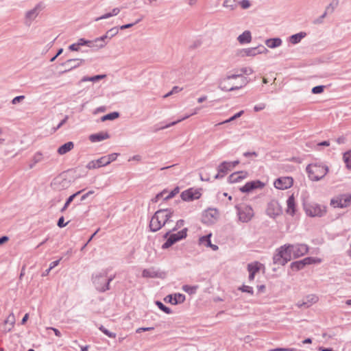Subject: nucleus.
Listing matches in <instances>:
<instances>
[{
	"instance_id": "nucleus-1",
	"label": "nucleus",
	"mask_w": 351,
	"mask_h": 351,
	"mask_svg": "<svg viewBox=\"0 0 351 351\" xmlns=\"http://www.w3.org/2000/svg\"><path fill=\"white\" fill-rule=\"evenodd\" d=\"M172 215L173 211L170 209H161L156 211L150 221L149 227L151 230L156 232L160 230Z\"/></svg>"
},
{
	"instance_id": "nucleus-2",
	"label": "nucleus",
	"mask_w": 351,
	"mask_h": 351,
	"mask_svg": "<svg viewBox=\"0 0 351 351\" xmlns=\"http://www.w3.org/2000/svg\"><path fill=\"white\" fill-rule=\"evenodd\" d=\"M306 171L311 180L319 181L327 174L328 167L322 163L313 162L307 165Z\"/></svg>"
},
{
	"instance_id": "nucleus-3",
	"label": "nucleus",
	"mask_w": 351,
	"mask_h": 351,
	"mask_svg": "<svg viewBox=\"0 0 351 351\" xmlns=\"http://www.w3.org/2000/svg\"><path fill=\"white\" fill-rule=\"evenodd\" d=\"M292 258L293 256L291 245H285L276 250L273 259L275 264L285 265Z\"/></svg>"
},
{
	"instance_id": "nucleus-4",
	"label": "nucleus",
	"mask_w": 351,
	"mask_h": 351,
	"mask_svg": "<svg viewBox=\"0 0 351 351\" xmlns=\"http://www.w3.org/2000/svg\"><path fill=\"white\" fill-rule=\"evenodd\" d=\"M351 204V195L342 194L337 195L330 200V205L333 208H346Z\"/></svg>"
},
{
	"instance_id": "nucleus-5",
	"label": "nucleus",
	"mask_w": 351,
	"mask_h": 351,
	"mask_svg": "<svg viewBox=\"0 0 351 351\" xmlns=\"http://www.w3.org/2000/svg\"><path fill=\"white\" fill-rule=\"evenodd\" d=\"M305 212L310 217H322L326 213L325 206L317 204H310L305 206Z\"/></svg>"
},
{
	"instance_id": "nucleus-6",
	"label": "nucleus",
	"mask_w": 351,
	"mask_h": 351,
	"mask_svg": "<svg viewBox=\"0 0 351 351\" xmlns=\"http://www.w3.org/2000/svg\"><path fill=\"white\" fill-rule=\"evenodd\" d=\"M293 184V179L291 176H283L276 179L274 185V187L280 190H286L291 188Z\"/></svg>"
},
{
	"instance_id": "nucleus-7",
	"label": "nucleus",
	"mask_w": 351,
	"mask_h": 351,
	"mask_svg": "<svg viewBox=\"0 0 351 351\" xmlns=\"http://www.w3.org/2000/svg\"><path fill=\"white\" fill-rule=\"evenodd\" d=\"M187 228H184L177 233L171 234L167 238L166 242L163 244V248H168L176 242L185 238L186 237Z\"/></svg>"
},
{
	"instance_id": "nucleus-8",
	"label": "nucleus",
	"mask_w": 351,
	"mask_h": 351,
	"mask_svg": "<svg viewBox=\"0 0 351 351\" xmlns=\"http://www.w3.org/2000/svg\"><path fill=\"white\" fill-rule=\"evenodd\" d=\"M321 263V259L317 258L307 257L303 260L295 261L291 263V269L294 271H298L304 268L306 265L316 264Z\"/></svg>"
},
{
	"instance_id": "nucleus-9",
	"label": "nucleus",
	"mask_w": 351,
	"mask_h": 351,
	"mask_svg": "<svg viewBox=\"0 0 351 351\" xmlns=\"http://www.w3.org/2000/svg\"><path fill=\"white\" fill-rule=\"evenodd\" d=\"M265 186V183L257 180L247 182L244 186L240 188V191L243 193H250L256 189H262Z\"/></svg>"
},
{
	"instance_id": "nucleus-10",
	"label": "nucleus",
	"mask_w": 351,
	"mask_h": 351,
	"mask_svg": "<svg viewBox=\"0 0 351 351\" xmlns=\"http://www.w3.org/2000/svg\"><path fill=\"white\" fill-rule=\"evenodd\" d=\"M254 216V211L249 206H242L239 208V217L243 222H247Z\"/></svg>"
},
{
	"instance_id": "nucleus-11",
	"label": "nucleus",
	"mask_w": 351,
	"mask_h": 351,
	"mask_svg": "<svg viewBox=\"0 0 351 351\" xmlns=\"http://www.w3.org/2000/svg\"><path fill=\"white\" fill-rule=\"evenodd\" d=\"M218 217V212L215 209H208L205 210L202 217V220L204 223L210 224L216 221Z\"/></svg>"
},
{
	"instance_id": "nucleus-12",
	"label": "nucleus",
	"mask_w": 351,
	"mask_h": 351,
	"mask_svg": "<svg viewBox=\"0 0 351 351\" xmlns=\"http://www.w3.org/2000/svg\"><path fill=\"white\" fill-rule=\"evenodd\" d=\"M262 50H259L256 47L243 49L237 52V56L244 58L246 56H255L257 54H261L265 51H267V49L264 47H261Z\"/></svg>"
},
{
	"instance_id": "nucleus-13",
	"label": "nucleus",
	"mask_w": 351,
	"mask_h": 351,
	"mask_svg": "<svg viewBox=\"0 0 351 351\" xmlns=\"http://www.w3.org/2000/svg\"><path fill=\"white\" fill-rule=\"evenodd\" d=\"M202 195L199 189H189L181 193V197L184 201H193L198 199Z\"/></svg>"
},
{
	"instance_id": "nucleus-14",
	"label": "nucleus",
	"mask_w": 351,
	"mask_h": 351,
	"mask_svg": "<svg viewBox=\"0 0 351 351\" xmlns=\"http://www.w3.org/2000/svg\"><path fill=\"white\" fill-rule=\"evenodd\" d=\"M264 265L259 262H254L248 264L247 270L249 271V279L253 280L254 279L255 274L261 270H264Z\"/></svg>"
},
{
	"instance_id": "nucleus-15",
	"label": "nucleus",
	"mask_w": 351,
	"mask_h": 351,
	"mask_svg": "<svg viewBox=\"0 0 351 351\" xmlns=\"http://www.w3.org/2000/svg\"><path fill=\"white\" fill-rule=\"evenodd\" d=\"M293 258H298L306 254L308 251V247L305 244L291 245Z\"/></svg>"
},
{
	"instance_id": "nucleus-16",
	"label": "nucleus",
	"mask_w": 351,
	"mask_h": 351,
	"mask_svg": "<svg viewBox=\"0 0 351 351\" xmlns=\"http://www.w3.org/2000/svg\"><path fill=\"white\" fill-rule=\"evenodd\" d=\"M248 173L247 171H237L232 173L228 177V181L230 183H238L242 182L243 180L248 177Z\"/></svg>"
},
{
	"instance_id": "nucleus-17",
	"label": "nucleus",
	"mask_w": 351,
	"mask_h": 351,
	"mask_svg": "<svg viewBox=\"0 0 351 351\" xmlns=\"http://www.w3.org/2000/svg\"><path fill=\"white\" fill-rule=\"evenodd\" d=\"M211 234L206 236H203L199 239V245L201 246L210 247L213 251L218 250V246L215 244H212L210 241Z\"/></svg>"
},
{
	"instance_id": "nucleus-18",
	"label": "nucleus",
	"mask_w": 351,
	"mask_h": 351,
	"mask_svg": "<svg viewBox=\"0 0 351 351\" xmlns=\"http://www.w3.org/2000/svg\"><path fill=\"white\" fill-rule=\"evenodd\" d=\"M106 165H107V164L106 162L105 158L104 156H102L97 160L90 161L87 164L86 168L88 169H97V168H99L101 167H105Z\"/></svg>"
},
{
	"instance_id": "nucleus-19",
	"label": "nucleus",
	"mask_w": 351,
	"mask_h": 351,
	"mask_svg": "<svg viewBox=\"0 0 351 351\" xmlns=\"http://www.w3.org/2000/svg\"><path fill=\"white\" fill-rule=\"evenodd\" d=\"M239 164V161L223 162L219 166V171L226 173Z\"/></svg>"
},
{
	"instance_id": "nucleus-20",
	"label": "nucleus",
	"mask_w": 351,
	"mask_h": 351,
	"mask_svg": "<svg viewBox=\"0 0 351 351\" xmlns=\"http://www.w3.org/2000/svg\"><path fill=\"white\" fill-rule=\"evenodd\" d=\"M179 193L178 187L175 188L171 191L169 192L167 190H163L160 193L158 194L156 198L162 197L165 199H168L173 197Z\"/></svg>"
},
{
	"instance_id": "nucleus-21",
	"label": "nucleus",
	"mask_w": 351,
	"mask_h": 351,
	"mask_svg": "<svg viewBox=\"0 0 351 351\" xmlns=\"http://www.w3.org/2000/svg\"><path fill=\"white\" fill-rule=\"evenodd\" d=\"M287 213L291 215H293L295 213V201L293 195H291L287 201Z\"/></svg>"
},
{
	"instance_id": "nucleus-22",
	"label": "nucleus",
	"mask_w": 351,
	"mask_h": 351,
	"mask_svg": "<svg viewBox=\"0 0 351 351\" xmlns=\"http://www.w3.org/2000/svg\"><path fill=\"white\" fill-rule=\"evenodd\" d=\"M109 134L107 132H100L97 134H91L89 139L91 142H98L108 138Z\"/></svg>"
},
{
	"instance_id": "nucleus-23",
	"label": "nucleus",
	"mask_w": 351,
	"mask_h": 351,
	"mask_svg": "<svg viewBox=\"0 0 351 351\" xmlns=\"http://www.w3.org/2000/svg\"><path fill=\"white\" fill-rule=\"evenodd\" d=\"M15 323V317L13 313L10 314L4 322L5 332L10 331L14 327Z\"/></svg>"
},
{
	"instance_id": "nucleus-24",
	"label": "nucleus",
	"mask_w": 351,
	"mask_h": 351,
	"mask_svg": "<svg viewBox=\"0 0 351 351\" xmlns=\"http://www.w3.org/2000/svg\"><path fill=\"white\" fill-rule=\"evenodd\" d=\"M74 147V144L73 142H67L65 144L62 145L58 149V153L60 155H64L71 150H72Z\"/></svg>"
},
{
	"instance_id": "nucleus-25",
	"label": "nucleus",
	"mask_w": 351,
	"mask_h": 351,
	"mask_svg": "<svg viewBox=\"0 0 351 351\" xmlns=\"http://www.w3.org/2000/svg\"><path fill=\"white\" fill-rule=\"evenodd\" d=\"M108 38V36L107 34H105L101 37L95 38L94 40H92L93 42L94 47H97L99 49L103 48L106 46V39Z\"/></svg>"
},
{
	"instance_id": "nucleus-26",
	"label": "nucleus",
	"mask_w": 351,
	"mask_h": 351,
	"mask_svg": "<svg viewBox=\"0 0 351 351\" xmlns=\"http://www.w3.org/2000/svg\"><path fill=\"white\" fill-rule=\"evenodd\" d=\"M237 39L239 43L241 44L250 43L252 40V36L250 32H244L242 34L239 36Z\"/></svg>"
},
{
	"instance_id": "nucleus-27",
	"label": "nucleus",
	"mask_w": 351,
	"mask_h": 351,
	"mask_svg": "<svg viewBox=\"0 0 351 351\" xmlns=\"http://www.w3.org/2000/svg\"><path fill=\"white\" fill-rule=\"evenodd\" d=\"M278 204L276 202L269 203L267 212L269 215H278L280 213Z\"/></svg>"
},
{
	"instance_id": "nucleus-28",
	"label": "nucleus",
	"mask_w": 351,
	"mask_h": 351,
	"mask_svg": "<svg viewBox=\"0 0 351 351\" xmlns=\"http://www.w3.org/2000/svg\"><path fill=\"white\" fill-rule=\"evenodd\" d=\"M44 159V155L40 152H36L32 159V164L30 165V167H33L36 163L43 161Z\"/></svg>"
},
{
	"instance_id": "nucleus-29",
	"label": "nucleus",
	"mask_w": 351,
	"mask_h": 351,
	"mask_svg": "<svg viewBox=\"0 0 351 351\" xmlns=\"http://www.w3.org/2000/svg\"><path fill=\"white\" fill-rule=\"evenodd\" d=\"M343 160L346 167L351 170V150L345 152L343 155Z\"/></svg>"
},
{
	"instance_id": "nucleus-30",
	"label": "nucleus",
	"mask_w": 351,
	"mask_h": 351,
	"mask_svg": "<svg viewBox=\"0 0 351 351\" xmlns=\"http://www.w3.org/2000/svg\"><path fill=\"white\" fill-rule=\"evenodd\" d=\"M282 41L280 38L268 39L266 41V45L269 48H274L281 45Z\"/></svg>"
},
{
	"instance_id": "nucleus-31",
	"label": "nucleus",
	"mask_w": 351,
	"mask_h": 351,
	"mask_svg": "<svg viewBox=\"0 0 351 351\" xmlns=\"http://www.w3.org/2000/svg\"><path fill=\"white\" fill-rule=\"evenodd\" d=\"M237 0H225L223 5L225 8L232 10L237 8Z\"/></svg>"
},
{
	"instance_id": "nucleus-32",
	"label": "nucleus",
	"mask_w": 351,
	"mask_h": 351,
	"mask_svg": "<svg viewBox=\"0 0 351 351\" xmlns=\"http://www.w3.org/2000/svg\"><path fill=\"white\" fill-rule=\"evenodd\" d=\"M185 300V296L181 293H176L173 296V302H171L172 304H177L182 303Z\"/></svg>"
},
{
	"instance_id": "nucleus-33",
	"label": "nucleus",
	"mask_w": 351,
	"mask_h": 351,
	"mask_svg": "<svg viewBox=\"0 0 351 351\" xmlns=\"http://www.w3.org/2000/svg\"><path fill=\"white\" fill-rule=\"evenodd\" d=\"M119 116V114L118 112H112V113H110V114L103 116L101 118V121H106L108 120H114V119L118 118Z\"/></svg>"
},
{
	"instance_id": "nucleus-34",
	"label": "nucleus",
	"mask_w": 351,
	"mask_h": 351,
	"mask_svg": "<svg viewBox=\"0 0 351 351\" xmlns=\"http://www.w3.org/2000/svg\"><path fill=\"white\" fill-rule=\"evenodd\" d=\"M118 155L119 154L117 153H113L107 156H104V157L105 158L107 165L110 164L112 162L116 160L118 157Z\"/></svg>"
},
{
	"instance_id": "nucleus-35",
	"label": "nucleus",
	"mask_w": 351,
	"mask_h": 351,
	"mask_svg": "<svg viewBox=\"0 0 351 351\" xmlns=\"http://www.w3.org/2000/svg\"><path fill=\"white\" fill-rule=\"evenodd\" d=\"M197 289V286H190V285H184L182 287L183 291L186 292L189 294H193L195 293Z\"/></svg>"
},
{
	"instance_id": "nucleus-36",
	"label": "nucleus",
	"mask_w": 351,
	"mask_h": 351,
	"mask_svg": "<svg viewBox=\"0 0 351 351\" xmlns=\"http://www.w3.org/2000/svg\"><path fill=\"white\" fill-rule=\"evenodd\" d=\"M77 43L79 45V47L84 45H86L89 47H94L93 42L92 40H86L84 38L79 39Z\"/></svg>"
},
{
	"instance_id": "nucleus-37",
	"label": "nucleus",
	"mask_w": 351,
	"mask_h": 351,
	"mask_svg": "<svg viewBox=\"0 0 351 351\" xmlns=\"http://www.w3.org/2000/svg\"><path fill=\"white\" fill-rule=\"evenodd\" d=\"M81 191H78L75 194H73L72 195H71L68 199L66 200V202H65L63 208H62L61 211L62 212H64L67 208L68 206H69V204H71V202L73 200V199L75 198V196H77L78 194L80 193Z\"/></svg>"
},
{
	"instance_id": "nucleus-38",
	"label": "nucleus",
	"mask_w": 351,
	"mask_h": 351,
	"mask_svg": "<svg viewBox=\"0 0 351 351\" xmlns=\"http://www.w3.org/2000/svg\"><path fill=\"white\" fill-rule=\"evenodd\" d=\"M304 36L302 33L294 34L291 37L290 41L293 44H296L299 43Z\"/></svg>"
},
{
	"instance_id": "nucleus-39",
	"label": "nucleus",
	"mask_w": 351,
	"mask_h": 351,
	"mask_svg": "<svg viewBox=\"0 0 351 351\" xmlns=\"http://www.w3.org/2000/svg\"><path fill=\"white\" fill-rule=\"evenodd\" d=\"M244 113V111L243 110H241L239 111V112L236 113L234 115H233L232 117H231L230 119L219 123V125L220 124H223V123H229V122H231L234 120H235L237 118H239L241 115H243Z\"/></svg>"
},
{
	"instance_id": "nucleus-40",
	"label": "nucleus",
	"mask_w": 351,
	"mask_h": 351,
	"mask_svg": "<svg viewBox=\"0 0 351 351\" xmlns=\"http://www.w3.org/2000/svg\"><path fill=\"white\" fill-rule=\"evenodd\" d=\"M110 281H111V279H109L107 282H106L105 285H102V286L99 285L98 282H95V283L97 285V289L99 291H105L106 290H108L109 289V285H110Z\"/></svg>"
},
{
	"instance_id": "nucleus-41",
	"label": "nucleus",
	"mask_w": 351,
	"mask_h": 351,
	"mask_svg": "<svg viewBox=\"0 0 351 351\" xmlns=\"http://www.w3.org/2000/svg\"><path fill=\"white\" fill-rule=\"evenodd\" d=\"M143 276L154 278V277L156 276V273L155 271H151L149 269H145L143 271Z\"/></svg>"
},
{
	"instance_id": "nucleus-42",
	"label": "nucleus",
	"mask_w": 351,
	"mask_h": 351,
	"mask_svg": "<svg viewBox=\"0 0 351 351\" xmlns=\"http://www.w3.org/2000/svg\"><path fill=\"white\" fill-rule=\"evenodd\" d=\"M106 77L105 75H95L94 77H90V78H87V77H84L83 78L82 81L83 82H86V81H96V80H101V79H103Z\"/></svg>"
},
{
	"instance_id": "nucleus-43",
	"label": "nucleus",
	"mask_w": 351,
	"mask_h": 351,
	"mask_svg": "<svg viewBox=\"0 0 351 351\" xmlns=\"http://www.w3.org/2000/svg\"><path fill=\"white\" fill-rule=\"evenodd\" d=\"M243 9H247L250 7L251 3L249 0H243L238 3Z\"/></svg>"
},
{
	"instance_id": "nucleus-44",
	"label": "nucleus",
	"mask_w": 351,
	"mask_h": 351,
	"mask_svg": "<svg viewBox=\"0 0 351 351\" xmlns=\"http://www.w3.org/2000/svg\"><path fill=\"white\" fill-rule=\"evenodd\" d=\"M37 10H38V7H36V8H34L32 10L29 11L27 13V17L28 19H34L37 15V14H38L37 13Z\"/></svg>"
},
{
	"instance_id": "nucleus-45",
	"label": "nucleus",
	"mask_w": 351,
	"mask_h": 351,
	"mask_svg": "<svg viewBox=\"0 0 351 351\" xmlns=\"http://www.w3.org/2000/svg\"><path fill=\"white\" fill-rule=\"evenodd\" d=\"M156 304L159 307V308L164 311L165 313H170V309L168 307L165 306L162 302H156Z\"/></svg>"
},
{
	"instance_id": "nucleus-46",
	"label": "nucleus",
	"mask_w": 351,
	"mask_h": 351,
	"mask_svg": "<svg viewBox=\"0 0 351 351\" xmlns=\"http://www.w3.org/2000/svg\"><path fill=\"white\" fill-rule=\"evenodd\" d=\"M117 34H118V29L116 27H113V28L110 29L106 33V34H107V36H108V38H111L112 36H114Z\"/></svg>"
},
{
	"instance_id": "nucleus-47",
	"label": "nucleus",
	"mask_w": 351,
	"mask_h": 351,
	"mask_svg": "<svg viewBox=\"0 0 351 351\" xmlns=\"http://www.w3.org/2000/svg\"><path fill=\"white\" fill-rule=\"evenodd\" d=\"M239 289L243 292H247L250 294H253V289L250 286L243 285L241 287H240Z\"/></svg>"
},
{
	"instance_id": "nucleus-48",
	"label": "nucleus",
	"mask_w": 351,
	"mask_h": 351,
	"mask_svg": "<svg viewBox=\"0 0 351 351\" xmlns=\"http://www.w3.org/2000/svg\"><path fill=\"white\" fill-rule=\"evenodd\" d=\"M100 330H101L104 334H106L107 336H108V337H110V338H115V337H116V334H115V333L110 332H109L108 330L103 328V327H101V328H100Z\"/></svg>"
},
{
	"instance_id": "nucleus-49",
	"label": "nucleus",
	"mask_w": 351,
	"mask_h": 351,
	"mask_svg": "<svg viewBox=\"0 0 351 351\" xmlns=\"http://www.w3.org/2000/svg\"><path fill=\"white\" fill-rule=\"evenodd\" d=\"M324 90V86H315L314 87L313 89H312V92L314 93V94H318V93H322Z\"/></svg>"
},
{
	"instance_id": "nucleus-50",
	"label": "nucleus",
	"mask_w": 351,
	"mask_h": 351,
	"mask_svg": "<svg viewBox=\"0 0 351 351\" xmlns=\"http://www.w3.org/2000/svg\"><path fill=\"white\" fill-rule=\"evenodd\" d=\"M64 219L63 217H61L58 221V226L60 228H63L67 225L68 223L64 222Z\"/></svg>"
},
{
	"instance_id": "nucleus-51",
	"label": "nucleus",
	"mask_w": 351,
	"mask_h": 351,
	"mask_svg": "<svg viewBox=\"0 0 351 351\" xmlns=\"http://www.w3.org/2000/svg\"><path fill=\"white\" fill-rule=\"evenodd\" d=\"M69 49L73 51H77L80 49V47L77 43H73L69 47Z\"/></svg>"
},
{
	"instance_id": "nucleus-52",
	"label": "nucleus",
	"mask_w": 351,
	"mask_h": 351,
	"mask_svg": "<svg viewBox=\"0 0 351 351\" xmlns=\"http://www.w3.org/2000/svg\"><path fill=\"white\" fill-rule=\"evenodd\" d=\"M265 108V104H260L256 105L254 107V110L255 112H258L260 110H263Z\"/></svg>"
},
{
	"instance_id": "nucleus-53",
	"label": "nucleus",
	"mask_w": 351,
	"mask_h": 351,
	"mask_svg": "<svg viewBox=\"0 0 351 351\" xmlns=\"http://www.w3.org/2000/svg\"><path fill=\"white\" fill-rule=\"evenodd\" d=\"M338 5V1L337 0L333 1L330 5L327 8L326 10L328 11L330 9H331V11H332L336 6Z\"/></svg>"
},
{
	"instance_id": "nucleus-54",
	"label": "nucleus",
	"mask_w": 351,
	"mask_h": 351,
	"mask_svg": "<svg viewBox=\"0 0 351 351\" xmlns=\"http://www.w3.org/2000/svg\"><path fill=\"white\" fill-rule=\"evenodd\" d=\"M25 98L24 96L21 95V96H17L16 97H14L12 101V103L13 104H16L17 103L20 102L21 100H23V99Z\"/></svg>"
},
{
	"instance_id": "nucleus-55",
	"label": "nucleus",
	"mask_w": 351,
	"mask_h": 351,
	"mask_svg": "<svg viewBox=\"0 0 351 351\" xmlns=\"http://www.w3.org/2000/svg\"><path fill=\"white\" fill-rule=\"evenodd\" d=\"M190 116H191V115H187V116H186V117H183V118H182V119H179V120H178V121H176L172 122L171 123H170V124H169L168 125L165 126V128H168V127H170V126H171V125H176V123H179V122H180V121H183V120H184V119H186L189 118ZM163 128H165V127H164Z\"/></svg>"
},
{
	"instance_id": "nucleus-56",
	"label": "nucleus",
	"mask_w": 351,
	"mask_h": 351,
	"mask_svg": "<svg viewBox=\"0 0 351 351\" xmlns=\"http://www.w3.org/2000/svg\"><path fill=\"white\" fill-rule=\"evenodd\" d=\"M47 329L52 330L54 332L56 336H57L58 337H60L61 336L60 332L57 328H56L47 327Z\"/></svg>"
},
{
	"instance_id": "nucleus-57",
	"label": "nucleus",
	"mask_w": 351,
	"mask_h": 351,
	"mask_svg": "<svg viewBox=\"0 0 351 351\" xmlns=\"http://www.w3.org/2000/svg\"><path fill=\"white\" fill-rule=\"evenodd\" d=\"M111 16H112L111 15L110 12L106 13V14H104L103 16H100L99 18H97L96 21H99V20H101V19H106L110 18Z\"/></svg>"
},
{
	"instance_id": "nucleus-58",
	"label": "nucleus",
	"mask_w": 351,
	"mask_h": 351,
	"mask_svg": "<svg viewBox=\"0 0 351 351\" xmlns=\"http://www.w3.org/2000/svg\"><path fill=\"white\" fill-rule=\"evenodd\" d=\"M243 73H245L246 75H250L253 73V70L250 67H246L243 69Z\"/></svg>"
},
{
	"instance_id": "nucleus-59",
	"label": "nucleus",
	"mask_w": 351,
	"mask_h": 351,
	"mask_svg": "<svg viewBox=\"0 0 351 351\" xmlns=\"http://www.w3.org/2000/svg\"><path fill=\"white\" fill-rule=\"evenodd\" d=\"M119 12H120V9L119 8H114L112 10L110 13H111V15L112 16H114L118 15Z\"/></svg>"
},
{
	"instance_id": "nucleus-60",
	"label": "nucleus",
	"mask_w": 351,
	"mask_h": 351,
	"mask_svg": "<svg viewBox=\"0 0 351 351\" xmlns=\"http://www.w3.org/2000/svg\"><path fill=\"white\" fill-rule=\"evenodd\" d=\"M9 240V237H7V236H3L2 237L0 238V245L5 243L6 242H8Z\"/></svg>"
},
{
	"instance_id": "nucleus-61",
	"label": "nucleus",
	"mask_w": 351,
	"mask_h": 351,
	"mask_svg": "<svg viewBox=\"0 0 351 351\" xmlns=\"http://www.w3.org/2000/svg\"><path fill=\"white\" fill-rule=\"evenodd\" d=\"M154 328H152V327H148V328H139L136 330V332H141L142 331H149V330H153Z\"/></svg>"
},
{
	"instance_id": "nucleus-62",
	"label": "nucleus",
	"mask_w": 351,
	"mask_h": 351,
	"mask_svg": "<svg viewBox=\"0 0 351 351\" xmlns=\"http://www.w3.org/2000/svg\"><path fill=\"white\" fill-rule=\"evenodd\" d=\"M182 90V88H180L179 86H174L172 88L171 92H173V93H179V92H180Z\"/></svg>"
},
{
	"instance_id": "nucleus-63",
	"label": "nucleus",
	"mask_w": 351,
	"mask_h": 351,
	"mask_svg": "<svg viewBox=\"0 0 351 351\" xmlns=\"http://www.w3.org/2000/svg\"><path fill=\"white\" fill-rule=\"evenodd\" d=\"M135 23H129V24H126V25H121L120 27V29H128V28H130L131 27H132Z\"/></svg>"
},
{
	"instance_id": "nucleus-64",
	"label": "nucleus",
	"mask_w": 351,
	"mask_h": 351,
	"mask_svg": "<svg viewBox=\"0 0 351 351\" xmlns=\"http://www.w3.org/2000/svg\"><path fill=\"white\" fill-rule=\"evenodd\" d=\"M59 262H60V261L58 260V261H53V262L51 263V264L49 265L50 269H52L53 268L56 267L59 264Z\"/></svg>"
}]
</instances>
